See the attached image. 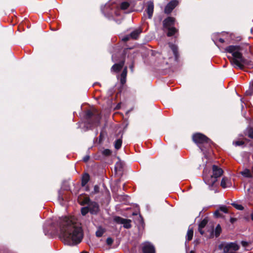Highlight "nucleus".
<instances>
[{
    "label": "nucleus",
    "instance_id": "f257e3e1",
    "mask_svg": "<svg viewBox=\"0 0 253 253\" xmlns=\"http://www.w3.org/2000/svg\"><path fill=\"white\" fill-rule=\"evenodd\" d=\"M44 234L60 232V237L65 244L74 246L80 243L83 238V232L80 225L74 219L64 217L59 218L55 222L48 221L43 225Z\"/></svg>",
    "mask_w": 253,
    "mask_h": 253
},
{
    "label": "nucleus",
    "instance_id": "1a4fd4ad",
    "mask_svg": "<svg viewBox=\"0 0 253 253\" xmlns=\"http://www.w3.org/2000/svg\"><path fill=\"white\" fill-rule=\"evenodd\" d=\"M114 221L117 223L123 224L124 228L129 229L131 227V220L130 219L123 218L120 216H116L114 218Z\"/></svg>",
    "mask_w": 253,
    "mask_h": 253
},
{
    "label": "nucleus",
    "instance_id": "c9c22d12",
    "mask_svg": "<svg viewBox=\"0 0 253 253\" xmlns=\"http://www.w3.org/2000/svg\"><path fill=\"white\" fill-rule=\"evenodd\" d=\"M131 38L130 35H126L122 38V41L126 42Z\"/></svg>",
    "mask_w": 253,
    "mask_h": 253
},
{
    "label": "nucleus",
    "instance_id": "b1692460",
    "mask_svg": "<svg viewBox=\"0 0 253 253\" xmlns=\"http://www.w3.org/2000/svg\"><path fill=\"white\" fill-rule=\"evenodd\" d=\"M122 144V139L121 138L118 139L115 142V144H114L115 148L117 150H119L121 147Z\"/></svg>",
    "mask_w": 253,
    "mask_h": 253
},
{
    "label": "nucleus",
    "instance_id": "c756f323",
    "mask_svg": "<svg viewBox=\"0 0 253 253\" xmlns=\"http://www.w3.org/2000/svg\"><path fill=\"white\" fill-rule=\"evenodd\" d=\"M89 212L88 207H83L81 209V213L82 215H85L87 213Z\"/></svg>",
    "mask_w": 253,
    "mask_h": 253
},
{
    "label": "nucleus",
    "instance_id": "8fccbe9b",
    "mask_svg": "<svg viewBox=\"0 0 253 253\" xmlns=\"http://www.w3.org/2000/svg\"><path fill=\"white\" fill-rule=\"evenodd\" d=\"M112 59L113 60V59H114V55H113L112 56Z\"/></svg>",
    "mask_w": 253,
    "mask_h": 253
},
{
    "label": "nucleus",
    "instance_id": "7c9ffc66",
    "mask_svg": "<svg viewBox=\"0 0 253 253\" xmlns=\"http://www.w3.org/2000/svg\"><path fill=\"white\" fill-rule=\"evenodd\" d=\"M232 205L237 210H243L244 209V207L241 205H239L236 203H233Z\"/></svg>",
    "mask_w": 253,
    "mask_h": 253
},
{
    "label": "nucleus",
    "instance_id": "c03bdc74",
    "mask_svg": "<svg viewBox=\"0 0 253 253\" xmlns=\"http://www.w3.org/2000/svg\"><path fill=\"white\" fill-rule=\"evenodd\" d=\"M102 133H100V134L99 135V139H100V140H102Z\"/></svg>",
    "mask_w": 253,
    "mask_h": 253
},
{
    "label": "nucleus",
    "instance_id": "ddd939ff",
    "mask_svg": "<svg viewBox=\"0 0 253 253\" xmlns=\"http://www.w3.org/2000/svg\"><path fill=\"white\" fill-rule=\"evenodd\" d=\"M147 8L145 10V11L146 12L148 17L149 19H151L153 16V11H154V3L151 0L148 1L147 2Z\"/></svg>",
    "mask_w": 253,
    "mask_h": 253
},
{
    "label": "nucleus",
    "instance_id": "a878e982",
    "mask_svg": "<svg viewBox=\"0 0 253 253\" xmlns=\"http://www.w3.org/2000/svg\"><path fill=\"white\" fill-rule=\"evenodd\" d=\"M215 236L217 237L219 236L221 232V228L219 224H218L215 228Z\"/></svg>",
    "mask_w": 253,
    "mask_h": 253
},
{
    "label": "nucleus",
    "instance_id": "58836bf2",
    "mask_svg": "<svg viewBox=\"0 0 253 253\" xmlns=\"http://www.w3.org/2000/svg\"><path fill=\"white\" fill-rule=\"evenodd\" d=\"M99 187L98 185H95L94 186V193H97L99 192Z\"/></svg>",
    "mask_w": 253,
    "mask_h": 253
},
{
    "label": "nucleus",
    "instance_id": "c85d7f7f",
    "mask_svg": "<svg viewBox=\"0 0 253 253\" xmlns=\"http://www.w3.org/2000/svg\"><path fill=\"white\" fill-rule=\"evenodd\" d=\"M91 202V201H90L89 197H85L84 198V199H83V201L82 202V205L86 204L88 205Z\"/></svg>",
    "mask_w": 253,
    "mask_h": 253
},
{
    "label": "nucleus",
    "instance_id": "603ef678",
    "mask_svg": "<svg viewBox=\"0 0 253 253\" xmlns=\"http://www.w3.org/2000/svg\"><path fill=\"white\" fill-rule=\"evenodd\" d=\"M212 39H215L214 37L213 36Z\"/></svg>",
    "mask_w": 253,
    "mask_h": 253
},
{
    "label": "nucleus",
    "instance_id": "a19ab883",
    "mask_svg": "<svg viewBox=\"0 0 253 253\" xmlns=\"http://www.w3.org/2000/svg\"><path fill=\"white\" fill-rule=\"evenodd\" d=\"M89 159V156L88 155L85 156V157H84L83 158V161L84 162H87Z\"/></svg>",
    "mask_w": 253,
    "mask_h": 253
},
{
    "label": "nucleus",
    "instance_id": "ea45409f",
    "mask_svg": "<svg viewBox=\"0 0 253 253\" xmlns=\"http://www.w3.org/2000/svg\"><path fill=\"white\" fill-rule=\"evenodd\" d=\"M214 214L215 216L216 217H220L221 216V215L220 214V212H219V211H218V210L214 212Z\"/></svg>",
    "mask_w": 253,
    "mask_h": 253
},
{
    "label": "nucleus",
    "instance_id": "39448f33",
    "mask_svg": "<svg viewBox=\"0 0 253 253\" xmlns=\"http://www.w3.org/2000/svg\"><path fill=\"white\" fill-rule=\"evenodd\" d=\"M85 117L86 119L85 125L87 127L91 129L93 127L100 125L101 116L95 110L93 112L90 110L87 111L85 113Z\"/></svg>",
    "mask_w": 253,
    "mask_h": 253
},
{
    "label": "nucleus",
    "instance_id": "dca6fc26",
    "mask_svg": "<svg viewBox=\"0 0 253 253\" xmlns=\"http://www.w3.org/2000/svg\"><path fill=\"white\" fill-rule=\"evenodd\" d=\"M125 61H122L119 63L115 64L111 68V70L114 72H119L123 67Z\"/></svg>",
    "mask_w": 253,
    "mask_h": 253
},
{
    "label": "nucleus",
    "instance_id": "393cba45",
    "mask_svg": "<svg viewBox=\"0 0 253 253\" xmlns=\"http://www.w3.org/2000/svg\"><path fill=\"white\" fill-rule=\"evenodd\" d=\"M129 5L128 1H123L121 3L120 7L122 10H127L126 9L129 6Z\"/></svg>",
    "mask_w": 253,
    "mask_h": 253
},
{
    "label": "nucleus",
    "instance_id": "49530a36",
    "mask_svg": "<svg viewBox=\"0 0 253 253\" xmlns=\"http://www.w3.org/2000/svg\"><path fill=\"white\" fill-rule=\"evenodd\" d=\"M132 67H133V65H131L130 66V68H131V70H132Z\"/></svg>",
    "mask_w": 253,
    "mask_h": 253
},
{
    "label": "nucleus",
    "instance_id": "e433bc0d",
    "mask_svg": "<svg viewBox=\"0 0 253 253\" xmlns=\"http://www.w3.org/2000/svg\"><path fill=\"white\" fill-rule=\"evenodd\" d=\"M241 243V245H242V246L245 248H247L249 245V242H246L245 241H242Z\"/></svg>",
    "mask_w": 253,
    "mask_h": 253
},
{
    "label": "nucleus",
    "instance_id": "f03ea898",
    "mask_svg": "<svg viewBox=\"0 0 253 253\" xmlns=\"http://www.w3.org/2000/svg\"><path fill=\"white\" fill-rule=\"evenodd\" d=\"M225 52L232 54V57H228L231 62L235 68L242 69L246 64V60L243 57L241 51L242 48L239 45H229L225 49Z\"/></svg>",
    "mask_w": 253,
    "mask_h": 253
},
{
    "label": "nucleus",
    "instance_id": "bb28decb",
    "mask_svg": "<svg viewBox=\"0 0 253 253\" xmlns=\"http://www.w3.org/2000/svg\"><path fill=\"white\" fill-rule=\"evenodd\" d=\"M246 94L249 96H251L253 94V84L250 85L249 89L246 91Z\"/></svg>",
    "mask_w": 253,
    "mask_h": 253
},
{
    "label": "nucleus",
    "instance_id": "423d86ee",
    "mask_svg": "<svg viewBox=\"0 0 253 253\" xmlns=\"http://www.w3.org/2000/svg\"><path fill=\"white\" fill-rule=\"evenodd\" d=\"M111 2L107 3L103 7H101V11L105 17L110 19L114 16V14L118 15L120 14L118 9H113L116 6L112 5Z\"/></svg>",
    "mask_w": 253,
    "mask_h": 253
},
{
    "label": "nucleus",
    "instance_id": "cd10ccee",
    "mask_svg": "<svg viewBox=\"0 0 253 253\" xmlns=\"http://www.w3.org/2000/svg\"><path fill=\"white\" fill-rule=\"evenodd\" d=\"M122 168L123 165L121 162H118L117 163H116L115 166V169L116 171H121L122 169Z\"/></svg>",
    "mask_w": 253,
    "mask_h": 253
},
{
    "label": "nucleus",
    "instance_id": "4c0bfd02",
    "mask_svg": "<svg viewBox=\"0 0 253 253\" xmlns=\"http://www.w3.org/2000/svg\"><path fill=\"white\" fill-rule=\"evenodd\" d=\"M249 136L253 139V129L249 130Z\"/></svg>",
    "mask_w": 253,
    "mask_h": 253
},
{
    "label": "nucleus",
    "instance_id": "72a5a7b5",
    "mask_svg": "<svg viewBox=\"0 0 253 253\" xmlns=\"http://www.w3.org/2000/svg\"><path fill=\"white\" fill-rule=\"evenodd\" d=\"M220 211L223 212L224 213H227L228 210L225 206H222L220 207Z\"/></svg>",
    "mask_w": 253,
    "mask_h": 253
},
{
    "label": "nucleus",
    "instance_id": "f8f14e48",
    "mask_svg": "<svg viewBox=\"0 0 253 253\" xmlns=\"http://www.w3.org/2000/svg\"><path fill=\"white\" fill-rule=\"evenodd\" d=\"M89 212L92 214H96L99 211V206L98 204L95 202L91 201L87 205Z\"/></svg>",
    "mask_w": 253,
    "mask_h": 253
},
{
    "label": "nucleus",
    "instance_id": "a18cd8bd",
    "mask_svg": "<svg viewBox=\"0 0 253 253\" xmlns=\"http://www.w3.org/2000/svg\"><path fill=\"white\" fill-rule=\"evenodd\" d=\"M251 219L253 221V213L251 214Z\"/></svg>",
    "mask_w": 253,
    "mask_h": 253
},
{
    "label": "nucleus",
    "instance_id": "a211bd4d",
    "mask_svg": "<svg viewBox=\"0 0 253 253\" xmlns=\"http://www.w3.org/2000/svg\"><path fill=\"white\" fill-rule=\"evenodd\" d=\"M127 75V67H125L121 75V83L124 84L126 82V77Z\"/></svg>",
    "mask_w": 253,
    "mask_h": 253
},
{
    "label": "nucleus",
    "instance_id": "6e6552de",
    "mask_svg": "<svg viewBox=\"0 0 253 253\" xmlns=\"http://www.w3.org/2000/svg\"><path fill=\"white\" fill-rule=\"evenodd\" d=\"M219 248L223 250V253H236L240 247L236 242H230L221 244Z\"/></svg>",
    "mask_w": 253,
    "mask_h": 253
},
{
    "label": "nucleus",
    "instance_id": "473e14b6",
    "mask_svg": "<svg viewBox=\"0 0 253 253\" xmlns=\"http://www.w3.org/2000/svg\"><path fill=\"white\" fill-rule=\"evenodd\" d=\"M233 144L236 146H241L244 144V142L242 141H237L233 142Z\"/></svg>",
    "mask_w": 253,
    "mask_h": 253
},
{
    "label": "nucleus",
    "instance_id": "5701e85b",
    "mask_svg": "<svg viewBox=\"0 0 253 253\" xmlns=\"http://www.w3.org/2000/svg\"><path fill=\"white\" fill-rule=\"evenodd\" d=\"M105 231V229L102 227L100 226L98 228L97 230L95 233L96 236L98 237H101L102 236Z\"/></svg>",
    "mask_w": 253,
    "mask_h": 253
},
{
    "label": "nucleus",
    "instance_id": "4be33fe9",
    "mask_svg": "<svg viewBox=\"0 0 253 253\" xmlns=\"http://www.w3.org/2000/svg\"><path fill=\"white\" fill-rule=\"evenodd\" d=\"M169 46L171 49L172 50L173 54L175 56V58H177V47L176 45L171 43H169Z\"/></svg>",
    "mask_w": 253,
    "mask_h": 253
},
{
    "label": "nucleus",
    "instance_id": "f3484780",
    "mask_svg": "<svg viewBox=\"0 0 253 253\" xmlns=\"http://www.w3.org/2000/svg\"><path fill=\"white\" fill-rule=\"evenodd\" d=\"M141 32V29L140 28H137L131 32L129 35L131 39H137Z\"/></svg>",
    "mask_w": 253,
    "mask_h": 253
},
{
    "label": "nucleus",
    "instance_id": "9d476101",
    "mask_svg": "<svg viewBox=\"0 0 253 253\" xmlns=\"http://www.w3.org/2000/svg\"><path fill=\"white\" fill-rule=\"evenodd\" d=\"M143 253H155L154 246L149 242H145L142 245Z\"/></svg>",
    "mask_w": 253,
    "mask_h": 253
},
{
    "label": "nucleus",
    "instance_id": "412c9836",
    "mask_svg": "<svg viewBox=\"0 0 253 253\" xmlns=\"http://www.w3.org/2000/svg\"><path fill=\"white\" fill-rule=\"evenodd\" d=\"M241 174L246 177H252V172L248 169H244V170L241 172Z\"/></svg>",
    "mask_w": 253,
    "mask_h": 253
},
{
    "label": "nucleus",
    "instance_id": "79ce46f5",
    "mask_svg": "<svg viewBox=\"0 0 253 253\" xmlns=\"http://www.w3.org/2000/svg\"><path fill=\"white\" fill-rule=\"evenodd\" d=\"M218 41L220 42L221 43H223L224 42V40L222 38H219L218 39Z\"/></svg>",
    "mask_w": 253,
    "mask_h": 253
},
{
    "label": "nucleus",
    "instance_id": "2f4dec72",
    "mask_svg": "<svg viewBox=\"0 0 253 253\" xmlns=\"http://www.w3.org/2000/svg\"><path fill=\"white\" fill-rule=\"evenodd\" d=\"M111 154V151L108 149H104L102 151V154L105 156H109Z\"/></svg>",
    "mask_w": 253,
    "mask_h": 253
},
{
    "label": "nucleus",
    "instance_id": "3c124183",
    "mask_svg": "<svg viewBox=\"0 0 253 253\" xmlns=\"http://www.w3.org/2000/svg\"><path fill=\"white\" fill-rule=\"evenodd\" d=\"M97 133H98V131H97L96 132V135H97Z\"/></svg>",
    "mask_w": 253,
    "mask_h": 253
},
{
    "label": "nucleus",
    "instance_id": "20e7f679",
    "mask_svg": "<svg viewBox=\"0 0 253 253\" xmlns=\"http://www.w3.org/2000/svg\"><path fill=\"white\" fill-rule=\"evenodd\" d=\"M193 140L197 144L201 151L203 152L205 158L207 159L205 151L211 147L212 143L211 141L206 136L200 133L194 134Z\"/></svg>",
    "mask_w": 253,
    "mask_h": 253
},
{
    "label": "nucleus",
    "instance_id": "4468645a",
    "mask_svg": "<svg viewBox=\"0 0 253 253\" xmlns=\"http://www.w3.org/2000/svg\"><path fill=\"white\" fill-rule=\"evenodd\" d=\"M221 186L223 188L230 187L232 186L230 180L226 177H223L221 181Z\"/></svg>",
    "mask_w": 253,
    "mask_h": 253
},
{
    "label": "nucleus",
    "instance_id": "37998d69",
    "mask_svg": "<svg viewBox=\"0 0 253 253\" xmlns=\"http://www.w3.org/2000/svg\"><path fill=\"white\" fill-rule=\"evenodd\" d=\"M133 11V9H127V11L126 12V13H129Z\"/></svg>",
    "mask_w": 253,
    "mask_h": 253
},
{
    "label": "nucleus",
    "instance_id": "7ed1b4c3",
    "mask_svg": "<svg viewBox=\"0 0 253 253\" xmlns=\"http://www.w3.org/2000/svg\"><path fill=\"white\" fill-rule=\"evenodd\" d=\"M208 171L209 170L206 164L203 170L204 180L210 187L213 186L214 183L217 181V178L222 175L223 171L221 168L215 165L212 166V175L210 174Z\"/></svg>",
    "mask_w": 253,
    "mask_h": 253
},
{
    "label": "nucleus",
    "instance_id": "2eb2a0df",
    "mask_svg": "<svg viewBox=\"0 0 253 253\" xmlns=\"http://www.w3.org/2000/svg\"><path fill=\"white\" fill-rule=\"evenodd\" d=\"M208 220L207 218H204L202 220L199 224L198 230L201 235H203L204 231L203 229L206 226L208 223Z\"/></svg>",
    "mask_w": 253,
    "mask_h": 253
},
{
    "label": "nucleus",
    "instance_id": "aec40b11",
    "mask_svg": "<svg viewBox=\"0 0 253 253\" xmlns=\"http://www.w3.org/2000/svg\"><path fill=\"white\" fill-rule=\"evenodd\" d=\"M193 236V230L192 228H190V227L188 228L187 231V233L186 236V239L187 241H189L192 240ZM185 245L186 246V242H185Z\"/></svg>",
    "mask_w": 253,
    "mask_h": 253
},
{
    "label": "nucleus",
    "instance_id": "6ab92c4d",
    "mask_svg": "<svg viewBox=\"0 0 253 253\" xmlns=\"http://www.w3.org/2000/svg\"><path fill=\"white\" fill-rule=\"evenodd\" d=\"M90 178L89 175L85 173L83 174L82 178V186H85V185L87 183Z\"/></svg>",
    "mask_w": 253,
    "mask_h": 253
},
{
    "label": "nucleus",
    "instance_id": "09e8293b",
    "mask_svg": "<svg viewBox=\"0 0 253 253\" xmlns=\"http://www.w3.org/2000/svg\"><path fill=\"white\" fill-rule=\"evenodd\" d=\"M190 253H194V251H191L190 252Z\"/></svg>",
    "mask_w": 253,
    "mask_h": 253
},
{
    "label": "nucleus",
    "instance_id": "9b49d317",
    "mask_svg": "<svg viewBox=\"0 0 253 253\" xmlns=\"http://www.w3.org/2000/svg\"><path fill=\"white\" fill-rule=\"evenodd\" d=\"M178 3V2L176 0H173L170 1L165 7V12L167 14H169L177 5Z\"/></svg>",
    "mask_w": 253,
    "mask_h": 253
},
{
    "label": "nucleus",
    "instance_id": "0eeeda50",
    "mask_svg": "<svg viewBox=\"0 0 253 253\" xmlns=\"http://www.w3.org/2000/svg\"><path fill=\"white\" fill-rule=\"evenodd\" d=\"M174 22L175 19L171 17H169L163 21L164 27L168 31L167 35L169 37L173 36L177 31V29L173 27Z\"/></svg>",
    "mask_w": 253,
    "mask_h": 253
},
{
    "label": "nucleus",
    "instance_id": "de8ad7c7",
    "mask_svg": "<svg viewBox=\"0 0 253 253\" xmlns=\"http://www.w3.org/2000/svg\"><path fill=\"white\" fill-rule=\"evenodd\" d=\"M81 253H88L87 252H82Z\"/></svg>",
    "mask_w": 253,
    "mask_h": 253
},
{
    "label": "nucleus",
    "instance_id": "f704fd0d",
    "mask_svg": "<svg viewBox=\"0 0 253 253\" xmlns=\"http://www.w3.org/2000/svg\"><path fill=\"white\" fill-rule=\"evenodd\" d=\"M113 242V240L110 237L108 238L106 240V243L108 245H112Z\"/></svg>",
    "mask_w": 253,
    "mask_h": 253
}]
</instances>
